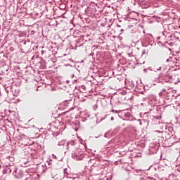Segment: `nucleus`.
Masks as SVG:
<instances>
[{
	"mask_svg": "<svg viewBox=\"0 0 180 180\" xmlns=\"http://www.w3.org/2000/svg\"><path fill=\"white\" fill-rule=\"evenodd\" d=\"M72 77H74V75H72Z\"/></svg>",
	"mask_w": 180,
	"mask_h": 180,
	"instance_id": "nucleus-26",
	"label": "nucleus"
},
{
	"mask_svg": "<svg viewBox=\"0 0 180 180\" xmlns=\"http://www.w3.org/2000/svg\"><path fill=\"white\" fill-rule=\"evenodd\" d=\"M156 133H161V134H162V136H165V134H167V133L169 136H174L175 131H174V127L170 126V127H166V131H156Z\"/></svg>",
	"mask_w": 180,
	"mask_h": 180,
	"instance_id": "nucleus-2",
	"label": "nucleus"
},
{
	"mask_svg": "<svg viewBox=\"0 0 180 180\" xmlns=\"http://www.w3.org/2000/svg\"><path fill=\"white\" fill-rule=\"evenodd\" d=\"M60 9H61V11H64V9L65 8V4H62L59 6Z\"/></svg>",
	"mask_w": 180,
	"mask_h": 180,
	"instance_id": "nucleus-14",
	"label": "nucleus"
},
{
	"mask_svg": "<svg viewBox=\"0 0 180 180\" xmlns=\"http://www.w3.org/2000/svg\"><path fill=\"white\" fill-rule=\"evenodd\" d=\"M144 180H155V179H154L153 177L148 176Z\"/></svg>",
	"mask_w": 180,
	"mask_h": 180,
	"instance_id": "nucleus-15",
	"label": "nucleus"
},
{
	"mask_svg": "<svg viewBox=\"0 0 180 180\" xmlns=\"http://www.w3.org/2000/svg\"><path fill=\"white\" fill-rule=\"evenodd\" d=\"M79 41H88V39H86V37L84 36L79 39Z\"/></svg>",
	"mask_w": 180,
	"mask_h": 180,
	"instance_id": "nucleus-11",
	"label": "nucleus"
},
{
	"mask_svg": "<svg viewBox=\"0 0 180 180\" xmlns=\"http://www.w3.org/2000/svg\"><path fill=\"white\" fill-rule=\"evenodd\" d=\"M110 120H115V118H113V117H111Z\"/></svg>",
	"mask_w": 180,
	"mask_h": 180,
	"instance_id": "nucleus-21",
	"label": "nucleus"
},
{
	"mask_svg": "<svg viewBox=\"0 0 180 180\" xmlns=\"http://www.w3.org/2000/svg\"><path fill=\"white\" fill-rule=\"evenodd\" d=\"M30 155H33V153H30Z\"/></svg>",
	"mask_w": 180,
	"mask_h": 180,
	"instance_id": "nucleus-24",
	"label": "nucleus"
},
{
	"mask_svg": "<svg viewBox=\"0 0 180 180\" xmlns=\"http://www.w3.org/2000/svg\"><path fill=\"white\" fill-rule=\"evenodd\" d=\"M177 120H178L179 123H180V115L179 116V118Z\"/></svg>",
	"mask_w": 180,
	"mask_h": 180,
	"instance_id": "nucleus-20",
	"label": "nucleus"
},
{
	"mask_svg": "<svg viewBox=\"0 0 180 180\" xmlns=\"http://www.w3.org/2000/svg\"><path fill=\"white\" fill-rule=\"evenodd\" d=\"M165 40V41H168L171 39V33L167 32V31H163L160 33V36L158 37V39L160 40Z\"/></svg>",
	"mask_w": 180,
	"mask_h": 180,
	"instance_id": "nucleus-3",
	"label": "nucleus"
},
{
	"mask_svg": "<svg viewBox=\"0 0 180 180\" xmlns=\"http://www.w3.org/2000/svg\"><path fill=\"white\" fill-rule=\"evenodd\" d=\"M70 146H75V141L74 140H71V141H69L68 143H67V150H68V148H70Z\"/></svg>",
	"mask_w": 180,
	"mask_h": 180,
	"instance_id": "nucleus-6",
	"label": "nucleus"
},
{
	"mask_svg": "<svg viewBox=\"0 0 180 180\" xmlns=\"http://www.w3.org/2000/svg\"><path fill=\"white\" fill-rule=\"evenodd\" d=\"M142 54H143V56H144V54H146V50L142 51Z\"/></svg>",
	"mask_w": 180,
	"mask_h": 180,
	"instance_id": "nucleus-17",
	"label": "nucleus"
},
{
	"mask_svg": "<svg viewBox=\"0 0 180 180\" xmlns=\"http://www.w3.org/2000/svg\"><path fill=\"white\" fill-rule=\"evenodd\" d=\"M157 71H161V67H160L158 69H157Z\"/></svg>",
	"mask_w": 180,
	"mask_h": 180,
	"instance_id": "nucleus-19",
	"label": "nucleus"
},
{
	"mask_svg": "<svg viewBox=\"0 0 180 180\" xmlns=\"http://www.w3.org/2000/svg\"><path fill=\"white\" fill-rule=\"evenodd\" d=\"M52 156H53V158H55V160H58V159H57V156H56V155L52 154Z\"/></svg>",
	"mask_w": 180,
	"mask_h": 180,
	"instance_id": "nucleus-16",
	"label": "nucleus"
},
{
	"mask_svg": "<svg viewBox=\"0 0 180 180\" xmlns=\"http://www.w3.org/2000/svg\"><path fill=\"white\" fill-rule=\"evenodd\" d=\"M13 175L15 179L23 180V178H25V172H23V170L16 167V166H13Z\"/></svg>",
	"mask_w": 180,
	"mask_h": 180,
	"instance_id": "nucleus-1",
	"label": "nucleus"
},
{
	"mask_svg": "<svg viewBox=\"0 0 180 180\" xmlns=\"http://www.w3.org/2000/svg\"><path fill=\"white\" fill-rule=\"evenodd\" d=\"M64 176L68 178V172H67V168L64 169L63 170Z\"/></svg>",
	"mask_w": 180,
	"mask_h": 180,
	"instance_id": "nucleus-13",
	"label": "nucleus"
},
{
	"mask_svg": "<svg viewBox=\"0 0 180 180\" xmlns=\"http://www.w3.org/2000/svg\"><path fill=\"white\" fill-rule=\"evenodd\" d=\"M2 172L4 175L6 174H12V172H13V166H11L9 167H4Z\"/></svg>",
	"mask_w": 180,
	"mask_h": 180,
	"instance_id": "nucleus-4",
	"label": "nucleus"
},
{
	"mask_svg": "<svg viewBox=\"0 0 180 180\" xmlns=\"http://www.w3.org/2000/svg\"><path fill=\"white\" fill-rule=\"evenodd\" d=\"M171 143V139H167L165 141V146L166 147H172V144H174V142L171 143Z\"/></svg>",
	"mask_w": 180,
	"mask_h": 180,
	"instance_id": "nucleus-8",
	"label": "nucleus"
},
{
	"mask_svg": "<svg viewBox=\"0 0 180 180\" xmlns=\"http://www.w3.org/2000/svg\"><path fill=\"white\" fill-rule=\"evenodd\" d=\"M111 112H112V113H117V111H115V110H112Z\"/></svg>",
	"mask_w": 180,
	"mask_h": 180,
	"instance_id": "nucleus-18",
	"label": "nucleus"
},
{
	"mask_svg": "<svg viewBox=\"0 0 180 180\" xmlns=\"http://www.w3.org/2000/svg\"><path fill=\"white\" fill-rule=\"evenodd\" d=\"M124 117L127 119H130V117H133V116L131 115V114H130L129 112H127L124 114Z\"/></svg>",
	"mask_w": 180,
	"mask_h": 180,
	"instance_id": "nucleus-10",
	"label": "nucleus"
},
{
	"mask_svg": "<svg viewBox=\"0 0 180 180\" xmlns=\"http://www.w3.org/2000/svg\"><path fill=\"white\" fill-rule=\"evenodd\" d=\"M0 168H1V165H0Z\"/></svg>",
	"mask_w": 180,
	"mask_h": 180,
	"instance_id": "nucleus-27",
	"label": "nucleus"
},
{
	"mask_svg": "<svg viewBox=\"0 0 180 180\" xmlns=\"http://www.w3.org/2000/svg\"><path fill=\"white\" fill-rule=\"evenodd\" d=\"M176 57L175 56H169V58L166 60V63H172V64H176Z\"/></svg>",
	"mask_w": 180,
	"mask_h": 180,
	"instance_id": "nucleus-5",
	"label": "nucleus"
},
{
	"mask_svg": "<svg viewBox=\"0 0 180 180\" xmlns=\"http://www.w3.org/2000/svg\"><path fill=\"white\" fill-rule=\"evenodd\" d=\"M72 158H74V160H81V158H79V155H78V153L77 152L75 153H72Z\"/></svg>",
	"mask_w": 180,
	"mask_h": 180,
	"instance_id": "nucleus-7",
	"label": "nucleus"
},
{
	"mask_svg": "<svg viewBox=\"0 0 180 180\" xmlns=\"http://www.w3.org/2000/svg\"><path fill=\"white\" fill-rule=\"evenodd\" d=\"M117 27H120V25H117Z\"/></svg>",
	"mask_w": 180,
	"mask_h": 180,
	"instance_id": "nucleus-23",
	"label": "nucleus"
},
{
	"mask_svg": "<svg viewBox=\"0 0 180 180\" xmlns=\"http://www.w3.org/2000/svg\"><path fill=\"white\" fill-rule=\"evenodd\" d=\"M166 94H165V89H162L160 93H159V96H165Z\"/></svg>",
	"mask_w": 180,
	"mask_h": 180,
	"instance_id": "nucleus-9",
	"label": "nucleus"
},
{
	"mask_svg": "<svg viewBox=\"0 0 180 180\" xmlns=\"http://www.w3.org/2000/svg\"><path fill=\"white\" fill-rule=\"evenodd\" d=\"M143 71H144L145 72H147V69H143Z\"/></svg>",
	"mask_w": 180,
	"mask_h": 180,
	"instance_id": "nucleus-22",
	"label": "nucleus"
},
{
	"mask_svg": "<svg viewBox=\"0 0 180 180\" xmlns=\"http://www.w3.org/2000/svg\"><path fill=\"white\" fill-rule=\"evenodd\" d=\"M176 143H180L179 141H177V142H176Z\"/></svg>",
	"mask_w": 180,
	"mask_h": 180,
	"instance_id": "nucleus-25",
	"label": "nucleus"
},
{
	"mask_svg": "<svg viewBox=\"0 0 180 180\" xmlns=\"http://www.w3.org/2000/svg\"><path fill=\"white\" fill-rule=\"evenodd\" d=\"M65 144V140H62L58 143V146H64Z\"/></svg>",
	"mask_w": 180,
	"mask_h": 180,
	"instance_id": "nucleus-12",
	"label": "nucleus"
}]
</instances>
